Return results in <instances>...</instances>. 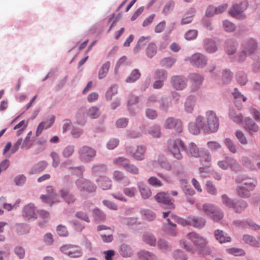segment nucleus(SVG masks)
Here are the masks:
<instances>
[{"label":"nucleus","mask_w":260,"mask_h":260,"mask_svg":"<svg viewBox=\"0 0 260 260\" xmlns=\"http://www.w3.org/2000/svg\"><path fill=\"white\" fill-rule=\"evenodd\" d=\"M197 122L205 131L215 132L219 127V119L215 112L209 111L206 114V120L202 116L197 118Z\"/></svg>","instance_id":"f257e3e1"},{"label":"nucleus","mask_w":260,"mask_h":260,"mask_svg":"<svg viewBox=\"0 0 260 260\" xmlns=\"http://www.w3.org/2000/svg\"><path fill=\"white\" fill-rule=\"evenodd\" d=\"M237 181L242 182V184L237 188L238 196L242 198H246L249 196V191L254 188L256 181L251 178H243L241 176H238Z\"/></svg>","instance_id":"f03ea898"},{"label":"nucleus","mask_w":260,"mask_h":260,"mask_svg":"<svg viewBox=\"0 0 260 260\" xmlns=\"http://www.w3.org/2000/svg\"><path fill=\"white\" fill-rule=\"evenodd\" d=\"M171 219H173L175 221L182 226L190 225V216L187 217L186 219H183L174 214H171L170 218L167 219L168 224L165 230V232L167 234L171 236H176L177 234V231L176 230V225L173 223Z\"/></svg>","instance_id":"7ed1b4c3"},{"label":"nucleus","mask_w":260,"mask_h":260,"mask_svg":"<svg viewBox=\"0 0 260 260\" xmlns=\"http://www.w3.org/2000/svg\"><path fill=\"white\" fill-rule=\"evenodd\" d=\"M180 148L184 149V144L181 140L170 139L168 141V148L169 151L177 159H181L182 158Z\"/></svg>","instance_id":"20e7f679"},{"label":"nucleus","mask_w":260,"mask_h":260,"mask_svg":"<svg viewBox=\"0 0 260 260\" xmlns=\"http://www.w3.org/2000/svg\"><path fill=\"white\" fill-rule=\"evenodd\" d=\"M200 158L201 164L203 167H200L199 170L200 173L207 172V170L211 166V156L209 152L203 148L201 149L200 155L198 156Z\"/></svg>","instance_id":"39448f33"},{"label":"nucleus","mask_w":260,"mask_h":260,"mask_svg":"<svg viewBox=\"0 0 260 260\" xmlns=\"http://www.w3.org/2000/svg\"><path fill=\"white\" fill-rule=\"evenodd\" d=\"M60 251L71 257H79L82 255L80 248L75 245L66 244L60 248Z\"/></svg>","instance_id":"423d86ee"},{"label":"nucleus","mask_w":260,"mask_h":260,"mask_svg":"<svg viewBox=\"0 0 260 260\" xmlns=\"http://www.w3.org/2000/svg\"><path fill=\"white\" fill-rule=\"evenodd\" d=\"M257 45L254 40H250L244 44V50L242 51L239 55L238 61L242 62L244 61L246 58V52L248 54H251L254 52L256 49Z\"/></svg>","instance_id":"0eeeda50"},{"label":"nucleus","mask_w":260,"mask_h":260,"mask_svg":"<svg viewBox=\"0 0 260 260\" xmlns=\"http://www.w3.org/2000/svg\"><path fill=\"white\" fill-rule=\"evenodd\" d=\"M48 193L47 196L42 195L41 199L43 202L52 205V204L60 202V197L54 192V189L52 186H48L46 188Z\"/></svg>","instance_id":"6e6552de"},{"label":"nucleus","mask_w":260,"mask_h":260,"mask_svg":"<svg viewBox=\"0 0 260 260\" xmlns=\"http://www.w3.org/2000/svg\"><path fill=\"white\" fill-rule=\"evenodd\" d=\"M187 238L192 242L198 249L207 245V240L199 234L193 232L187 234Z\"/></svg>","instance_id":"1a4fd4ad"},{"label":"nucleus","mask_w":260,"mask_h":260,"mask_svg":"<svg viewBox=\"0 0 260 260\" xmlns=\"http://www.w3.org/2000/svg\"><path fill=\"white\" fill-rule=\"evenodd\" d=\"M156 201L164 205L165 208L173 210L175 208L174 200L170 199L167 194L164 192L158 193L155 197Z\"/></svg>","instance_id":"9d476101"},{"label":"nucleus","mask_w":260,"mask_h":260,"mask_svg":"<svg viewBox=\"0 0 260 260\" xmlns=\"http://www.w3.org/2000/svg\"><path fill=\"white\" fill-rule=\"evenodd\" d=\"M218 165L223 170L230 168L231 170L237 171L240 169V166L237 161L235 159L229 157H226L224 160L219 161Z\"/></svg>","instance_id":"9b49d317"},{"label":"nucleus","mask_w":260,"mask_h":260,"mask_svg":"<svg viewBox=\"0 0 260 260\" xmlns=\"http://www.w3.org/2000/svg\"><path fill=\"white\" fill-rule=\"evenodd\" d=\"M22 215L25 220L35 219L37 218L36 209L32 204L25 205L22 210Z\"/></svg>","instance_id":"f8f14e48"},{"label":"nucleus","mask_w":260,"mask_h":260,"mask_svg":"<svg viewBox=\"0 0 260 260\" xmlns=\"http://www.w3.org/2000/svg\"><path fill=\"white\" fill-rule=\"evenodd\" d=\"M258 156H251L249 157H243L242 162L243 165L247 168L255 169L256 168L260 169V162L258 161Z\"/></svg>","instance_id":"ddd939ff"},{"label":"nucleus","mask_w":260,"mask_h":260,"mask_svg":"<svg viewBox=\"0 0 260 260\" xmlns=\"http://www.w3.org/2000/svg\"><path fill=\"white\" fill-rule=\"evenodd\" d=\"M79 154L83 161H88L95 156L96 151L91 147L83 146L79 151Z\"/></svg>","instance_id":"4468645a"},{"label":"nucleus","mask_w":260,"mask_h":260,"mask_svg":"<svg viewBox=\"0 0 260 260\" xmlns=\"http://www.w3.org/2000/svg\"><path fill=\"white\" fill-rule=\"evenodd\" d=\"M126 152L135 159L141 160L144 158L145 148L142 146H137L136 148L129 147L126 148Z\"/></svg>","instance_id":"2eb2a0df"},{"label":"nucleus","mask_w":260,"mask_h":260,"mask_svg":"<svg viewBox=\"0 0 260 260\" xmlns=\"http://www.w3.org/2000/svg\"><path fill=\"white\" fill-rule=\"evenodd\" d=\"M164 126L166 128L174 129L177 133H181L182 130V124L180 120L173 118H168L166 119Z\"/></svg>","instance_id":"dca6fc26"},{"label":"nucleus","mask_w":260,"mask_h":260,"mask_svg":"<svg viewBox=\"0 0 260 260\" xmlns=\"http://www.w3.org/2000/svg\"><path fill=\"white\" fill-rule=\"evenodd\" d=\"M76 184L81 191L88 192L95 191V187L89 181L84 178H80L76 182Z\"/></svg>","instance_id":"f3484780"},{"label":"nucleus","mask_w":260,"mask_h":260,"mask_svg":"<svg viewBox=\"0 0 260 260\" xmlns=\"http://www.w3.org/2000/svg\"><path fill=\"white\" fill-rule=\"evenodd\" d=\"M32 145V143L30 141V136L26 137L25 139L22 140L21 139H19L13 145L11 151L12 153H15L17 151L20 146L21 148L26 149H29Z\"/></svg>","instance_id":"a211bd4d"},{"label":"nucleus","mask_w":260,"mask_h":260,"mask_svg":"<svg viewBox=\"0 0 260 260\" xmlns=\"http://www.w3.org/2000/svg\"><path fill=\"white\" fill-rule=\"evenodd\" d=\"M190 63L198 68H203L207 64V59L205 56L201 53H195L189 58Z\"/></svg>","instance_id":"6ab92c4d"},{"label":"nucleus","mask_w":260,"mask_h":260,"mask_svg":"<svg viewBox=\"0 0 260 260\" xmlns=\"http://www.w3.org/2000/svg\"><path fill=\"white\" fill-rule=\"evenodd\" d=\"M189 78L191 82V90L192 91L197 90L203 82V77L199 74L192 73L190 74Z\"/></svg>","instance_id":"aec40b11"},{"label":"nucleus","mask_w":260,"mask_h":260,"mask_svg":"<svg viewBox=\"0 0 260 260\" xmlns=\"http://www.w3.org/2000/svg\"><path fill=\"white\" fill-rule=\"evenodd\" d=\"M172 86L176 90H182L186 86L185 79L181 76H174L171 79Z\"/></svg>","instance_id":"412c9836"},{"label":"nucleus","mask_w":260,"mask_h":260,"mask_svg":"<svg viewBox=\"0 0 260 260\" xmlns=\"http://www.w3.org/2000/svg\"><path fill=\"white\" fill-rule=\"evenodd\" d=\"M244 128L250 134L256 133L259 129L258 126L249 117H247L244 119Z\"/></svg>","instance_id":"4be33fe9"},{"label":"nucleus","mask_w":260,"mask_h":260,"mask_svg":"<svg viewBox=\"0 0 260 260\" xmlns=\"http://www.w3.org/2000/svg\"><path fill=\"white\" fill-rule=\"evenodd\" d=\"M96 181L99 187L103 190L109 189L112 185L111 180L107 176H100Z\"/></svg>","instance_id":"5701e85b"},{"label":"nucleus","mask_w":260,"mask_h":260,"mask_svg":"<svg viewBox=\"0 0 260 260\" xmlns=\"http://www.w3.org/2000/svg\"><path fill=\"white\" fill-rule=\"evenodd\" d=\"M184 149L189 156L194 157H198L201 151V149H199L193 143H189L188 146L184 147Z\"/></svg>","instance_id":"b1692460"},{"label":"nucleus","mask_w":260,"mask_h":260,"mask_svg":"<svg viewBox=\"0 0 260 260\" xmlns=\"http://www.w3.org/2000/svg\"><path fill=\"white\" fill-rule=\"evenodd\" d=\"M190 225L198 229L203 228L205 224L206 220L200 217L195 216H190Z\"/></svg>","instance_id":"393cba45"},{"label":"nucleus","mask_w":260,"mask_h":260,"mask_svg":"<svg viewBox=\"0 0 260 260\" xmlns=\"http://www.w3.org/2000/svg\"><path fill=\"white\" fill-rule=\"evenodd\" d=\"M214 236L220 243L230 242L231 237L222 230H217L214 232Z\"/></svg>","instance_id":"a878e982"},{"label":"nucleus","mask_w":260,"mask_h":260,"mask_svg":"<svg viewBox=\"0 0 260 260\" xmlns=\"http://www.w3.org/2000/svg\"><path fill=\"white\" fill-rule=\"evenodd\" d=\"M138 186L141 196L143 199H147L151 196V191L150 189L143 182H139Z\"/></svg>","instance_id":"bb28decb"},{"label":"nucleus","mask_w":260,"mask_h":260,"mask_svg":"<svg viewBox=\"0 0 260 260\" xmlns=\"http://www.w3.org/2000/svg\"><path fill=\"white\" fill-rule=\"evenodd\" d=\"M60 196L68 204L73 203L76 201L75 196L66 189H61L60 191Z\"/></svg>","instance_id":"cd10ccee"},{"label":"nucleus","mask_w":260,"mask_h":260,"mask_svg":"<svg viewBox=\"0 0 260 260\" xmlns=\"http://www.w3.org/2000/svg\"><path fill=\"white\" fill-rule=\"evenodd\" d=\"M243 9L241 8V6L239 4H236L233 6V7L230 11V14L232 16L238 19L243 18Z\"/></svg>","instance_id":"c85d7f7f"},{"label":"nucleus","mask_w":260,"mask_h":260,"mask_svg":"<svg viewBox=\"0 0 260 260\" xmlns=\"http://www.w3.org/2000/svg\"><path fill=\"white\" fill-rule=\"evenodd\" d=\"M133 252L131 247L126 244H122L120 246L119 253L123 257L131 256Z\"/></svg>","instance_id":"c756f323"},{"label":"nucleus","mask_w":260,"mask_h":260,"mask_svg":"<svg viewBox=\"0 0 260 260\" xmlns=\"http://www.w3.org/2000/svg\"><path fill=\"white\" fill-rule=\"evenodd\" d=\"M86 112L84 108H81L78 111L76 115V119L78 124L84 125L86 122Z\"/></svg>","instance_id":"7c9ffc66"},{"label":"nucleus","mask_w":260,"mask_h":260,"mask_svg":"<svg viewBox=\"0 0 260 260\" xmlns=\"http://www.w3.org/2000/svg\"><path fill=\"white\" fill-rule=\"evenodd\" d=\"M237 44L232 40H228L225 43V49L228 54H233L236 50Z\"/></svg>","instance_id":"2f4dec72"},{"label":"nucleus","mask_w":260,"mask_h":260,"mask_svg":"<svg viewBox=\"0 0 260 260\" xmlns=\"http://www.w3.org/2000/svg\"><path fill=\"white\" fill-rule=\"evenodd\" d=\"M157 52V46L154 42L148 44L146 49V54L149 58L153 57Z\"/></svg>","instance_id":"473e14b6"},{"label":"nucleus","mask_w":260,"mask_h":260,"mask_svg":"<svg viewBox=\"0 0 260 260\" xmlns=\"http://www.w3.org/2000/svg\"><path fill=\"white\" fill-rule=\"evenodd\" d=\"M151 39L150 36H147V37H141L137 43V45L134 48V52L135 53H138L140 49H141V48L148 41Z\"/></svg>","instance_id":"72a5a7b5"},{"label":"nucleus","mask_w":260,"mask_h":260,"mask_svg":"<svg viewBox=\"0 0 260 260\" xmlns=\"http://www.w3.org/2000/svg\"><path fill=\"white\" fill-rule=\"evenodd\" d=\"M140 260H156V256L152 253L146 251H141L138 253Z\"/></svg>","instance_id":"f704fd0d"},{"label":"nucleus","mask_w":260,"mask_h":260,"mask_svg":"<svg viewBox=\"0 0 260 260\" xmlns=\"http://www.w3.org/2000/svg\"><path fill=\"white\" fill-rule=\"evenodd\" d=\"M195 98L193 96H189L185 103V109L187 112H191L194 107Z\"/></svg>","instance_id":"c9c22d12"},{"label":"nucleus","mask_w":260,"mask_h":260,"mask_svg":"<svg viewBox=\"0 0 260 260\" xmlns=\"http://www.w3.org/2000/svg\"><path fill=\"white\" fill-rule=\"evenodd\" d=\"M143 240L144 242L151 246H155L156 244V238L151 234L146 233L143 235Z\"/></svg>","instance_id":"e433bc0d"},{"label":"nucleus","mask_w":260,"mask_h":260,"mask_svg":"<svg viewBox=\"0 0 260 260\" xmlns=\"http://www.w3.org/2000/svg\"><path fill=\"white\" fill-rule=\"evenodd\" d=\"M110 63L107 61L104 63L99 72V78L102 79L106 77L110 68Z\"/></svg>","instance_id":"4c0bfd02"},{"label":"nucleus","mask_w":260,"mask_h":260,"mask_svg":"<svg viewBox=\"0 0 260 260\" xmlns=\"http://www.w3.org/2000/svg\"><path fill=\"white\" fill-rule=\"evenodd\" d=\"M247 207V204L246 202L243 201H238L237 202L234 203V207L233 209L237 213H241Z\"/></svg>","instance_id":"58836bf2"},{"label":"nucleus","mask_w":260,"mask_h":260,"mask_svg":"<svg viewBox=\"0 0 260 260\" xmlns=\"http://www.w3.org/2000/svg\"><path fill=\"white\" fill-rule=\"evenodd\" d=\"M129 160L123 157H118L113 159V164L117 167H121L123 169L125 168L126 165L128 162Z\"/></svg>","instance_id":"ea45409f"},{"label":"nucleus","mask_w":260,"mask_h":260,"mask_svg":"<svg viewBox=\"0 0 260 260\" xmlns=\"http://www.w3.org/2000/svg\"><path fill=\"white\" fill-rule=\"evenodd\" d=\"M176 61V59L172 57H166L160 60L161 65L166 68H171Z\"/></svg>","instance_id":"a19ab883"},{"label":"nucleus","mask_w":260,"mask_h":260,"mask_svg":"<svg viewBox=\"0 0 260 260\" xmlns=\"http://www.w3.org/2000/svg\"><path fill=\"white\" fill-rule=\"evenodd\" d=\"M217 208L211 204H205L203 206V211L208 216H210L212 213L216 211Z\"/></svg>","instance_id":"79ce46f5"},{"label":"nucleus","mask_w":260,"mask_h":260,"mask_svg":"<svg viewBox=\"0 0 260 260\" xmlns=\"http://www.w3.org/2000/svg\"><path fill=\"white\" fill-rule=\"evenodd\" d=\"M205 48L209 53L214 52L217 50L215 43L210 40L205 41Z\"/></svg>","instance_id":"37998d69"},{"label":"nucleus","mask_w":260,"mask_h":260,"mask_svg":"<svg viewBox=\"0 0 260 260\" xmlns=\"http://www.w3.org/2000/svg\"><path fill=\"white\" fill-rule=\"evenodd\" d=\"M195 11L193 9H191L185 15V17L182 19L181 24H186L191 22L192 20V17L194 16Z\"/></svg>","instance_id":"c03bdc74"},{"label":"nucleus","mask_w":260,"mask_h":260,"mask_svg":"<svg viewBox=\"0 0 260 260\" xmlns=\"http://www.w3.org/2000/svg\"><path fill=\"white\" fill-rule=\"evenodd\" d=\"M141 213L144 219L151 221L155 218V214L149 210L143 209Z\"/></svg>","instance_id":"a18cd8bd"},{"label":"nucleus","mask_w":260,"mask_h":260,"mask_svg":"<svg viewBox=\"0 0 260 260\" xmlns=\"http://www.w3.org/2000/svg\"><path fill=\"white\" fill-rule=\"evenodd\" d=\"M140 73L137 69L134 70L131 75L127 77L126 81L128 83H132L136 81L140 77Z\"/></svg>","instance_id":"49530a36"},{"label":"nucleus","mask_w":260,"mask_h":260,"mask_svg":"<svg viewBox=\"0 0 260 260\" xmlns=\"http://www.w3.org/2000/svg\"><path fill=\"white\" fill-rule=\"evenodd\" d=\"M124 169L126 172L134 175H137L139 173L138 168L134 164H131L129 161Z\"/></svg>","instance_id":"de8ad7c7"},{"label":"nucleus","mask_w":260,"mask_h":260,"mask_svg":"<svg viewBox=\"0 0 260 260\" xmlns=\"http://www.w3.org/2000/svg\"><path fill=\"white\" fill-rule=\"evenodd\" d=\"M205 189L211 195H216L217 193V189L210 181H207L205 184Z\"/></svg>","instance_id":"09e8293b"},{"label":"nucleus","mask_w":260,"mask_h":260,"mask_svg":"<svg viewBox=\"0 0 260 260\" xmlns=\"http://www.w3.org/2000/svg\"><path fill=\"white\" fill-rule=\"evenodd\" d=\"M235 136L240 143L243 145L247 144V139L243 132L241 130H237L235 132Z\"/></svg>","instance_id":"8fccbe9b"},{"label":"nucleus","mask_w":260,"mask_h":260,"mask_svg":"<svg viewBox=\"0 0 260 260\" xmlns=\"http://www.w3.org/2000/svg\"><path fill=\"white\" fill-rule=\"evenodd\" d=\"M167 78V73L163 70H157L155 72L154 78L156 80L165 81Z\"/></svg>","instance_id":"3c124183"},{"label":"nucleus","mask_w":260,"mask_h":260,"mask_svg":"<svg viewBox=\"0 0 260 260\" xmlns=\"http://www.w3.org/2000/svg\"><path fill=\"white\" fill-rule=\"evenodd\" d=\"M238 82L241 85H244L247 82V75L243 72H239L236 75Z\"/></svg>","instance_id":"603ef678"},{"label":"nucleus","mask_w":260,"mask_h":260,"mask_svg":"<svg viewBox=\"0 0 260 260\" xmlns=\"http://www.w3.org/2000/svg\"><path fill=\"white\" fill-rule=\"evenodd\" d=\"M87 115L92 119L96 118L100 115L99 109L95 106L92 107L88 109Z\"/></svg>","instance_id":"864d4df0"},{"label":"nucleus","mask_w":260,"mask_h":260,"mask_svg":"<svg viewBox=\"0 0 260 260\" xmlns=\"http://www.w3.org/2000/svg\"><path fill=\"white\" fill-rule=\"evenodd\" d=\"M243 240L245 243L253 246H258L259 243L253 237L248 235H244Z\"/></svg>","instance_id":"5fc2aeb1"},{"label":"nucleus","mask_w":260,"mask_h":260,"mask_svg":"<svg viewBox=\"0 0 260 260\" xmlns=\"http://www.w3.org/2000/svg\"><path fill=\"white\" fill-rule=\"evenodd\" d=\"M180 182L182 185H184L183 191L186 196H193L195 193L193 189L187 186L186 180H181Z\"/></svg>","instance_id":"6e6d98bb"},{"label":"nucleus","mask_w":260,"mask_h":260,"mask_svg":"<svg viewBox=\"0 0 260 260\" xmlns=\"http://www.w3.org/2000/svg\"><path fill=\"white\" fill-rule=\"evenodd\" d=\"M188 129L191 133L193 135H197L199 133L200 129L202 128L196 121V123H190L189 124Z\"/></svg>","instance_id":"4d7b16f0"},{"label":"nucleus","mask_w":260,"mask_h":260,"mask_svg":"<svg viewBox=\"0 0 260 260\" xmlns=\"http://www.w3.org/2000/svg\"><path fill=\"white\" fill-rule=\"evenodd\" d=\"M230 116L231 119L237 123H241L243 119V116L241 114H236L234 111H231L230 113Z\"/></svg>","instance_id":"13d9d810"},{"label":"nucleus","mask_w":260,"mask_h":260,"mask_svg":"<svg viewBox=\"0 0 260 260\" xmlns=\"http://www.w3.org/2000/svg\"><path fill=\"white\" fill-rule=\"evenodd\" d=\"M224 144L230 152L233 153H235L237 152L236 146L231 139L229 138L225 139Z\"/></svg>","instance_id":"bf43d9fd"},{"label":"nucleus","mask_w":260,"mask_h":260,"mask_svg":"<svg viewBox=\"0 0 260 260\" xmlns=\"http://www.w3.org/2000/svg\"><path fill=\"white\" fill-rule=\"evenodd\" d=\"M112 177L114 180L117 182H121L124 179L126 178V177L123 175V173L118 170L113 171L112 174Z\"/></svg>","instance_id":"052dcab7"},{"label":"nucleus","mask_w":260,"mask_h":260,"mask_svg":"<svg viewBox=\"0 0 260 260\" xmlns=\"http://www.w3.org/2000/svg\"><path fill=\"white\" fill-rule=\"evenodd\" d=\"M213 220L215 221H218L221 220L223 217V213L222 211L217 208L215 212L214 213H212L211 215L210 216Z\"/></svg>","instance_id":"680f3d73"},{"label":"nucleus","mask_w":260,"mask_h":260,"mask_svg":"<svg viewBox=\"0 0 260 260\" xmlns=\"http://www.w3.org/2000/svg\"><path fill=\"white\" fill-rule=\"evenodd\" d=\"M93 214L94 219L96 220L102 221L106 218V216L104 213L98 209H94Z\"/></svg>","instance_id":"e2e57ef3"},{"label":"nucleus","mask_w":260,"mask_h":260,"mask_svg":"<svg viewBox=\"0 0 260 260\" xmlns=\"http://www.w3.org/2000/svg\"><path fill=\"white\" fill-rule=\"evenodd\" d=\"M222 202L223 204L228 208H233L234 205V202L232 201L228 197L223 194L221 197Z\"/></svg>","instance_id":"0e129e2a"},{"label":"nucleus","mask_w":260,"mask_h":260,"mask_svg":"<svg viewBox=\"0 0 260 260\" xmlns=\"http://www.w3.org/2000/svg\"><path fill=\"white\" fill-rule=\"evenodd\" d=\"M149 133L153 137H159L161 135L160 128L158 126H154L151 127Z\"/></svg>","instance_id":"69168bd1"},{"label":"nucleus","mask_w":260,"mask_h":260,"mask_svg":"<svg viewBox=\"0 0 260 260\" xmlns=\"http://www.w3.org/2000/svg\"><path fill=\"white\" fill-rule=\"evenodd\" d=\"M20 203V200L18 199L16 200V202L14 204L12 203H5L4 204L3 207L4 208L7 210L8 211H11L13 209L16 208L18 206L19 203Z\"/></svg>","instance_id":"338daca9"},{"label":"nucleus","mask_w":260,"mask_h":260,"mask_svg":"<svg viewBox=\"0 0 260 260\" xmlns=\"http://www.w3.org/2000/svg\"><path fill=\"white\" fill-rule=\"evenodd\" d=\"M74 152V147L73 146H68L63 150L62 154L65 157L71 156Z\"/></svg>","instance_id":"774afa93"}]
</instances>
